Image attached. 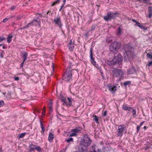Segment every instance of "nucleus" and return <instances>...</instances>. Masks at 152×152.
I'll return each mask as SVG.
<instances>
[{"label":"nucleus","mask_w":152,"mask_h":152,"mask_svg":"<svg viewBox=\"0 0 152 152\" xmlns=\"http://www.w3.org/2000/svg\"><path fill=\"white\" fill-rule=\"evenodd\" d=\"M124 48L128 58L129 59L132 58L134 53V49L132 47L127 44L124 45Z\"/></svg>","instance_id":"f257e3e1"},{"label":"nucleus","mask_w":152,"mask_h":152,"mask_svg":"<svg viewBox=\"0 0 152 152\" xmlns=\"http://www.w3.org/2000/svg\"><path fill=\"white\" fill-rule=\"evenodd\" d=\"M123 61V57L120 54H115L114 57L112 60L110 61V63L112 64L115 65L116 64H121Z\"/></svg>","instance_id":"f03ea898"},{"label":"nucleus","mask_w":152,"mask_h":152,"mask_svg":"<svg viewBox=\"0 0 152 152\" xmlns=\"http://www.w3.org/2000/svg\"><path fill=\"white\" fill-rule=\"evenodd\" d=\"M92 142V140L88 135L85 134L84 135L83 140L81 141L80 144L84 147H88L91 145Z\"/></svg>","instance_id":"7ed1b4c3"},{"label":"nucleus","mask_w":152,"mask_h":152,"mask_svg":"<svg viewBox=\"0 0 152 152\" xmlns=\"http://www.w3.org/2000/svg\"><path fill=\"white\" fill-rule=\"evenodd\" d=\"M120 45L117 42H113L110 45V50L116 54L118 52V50L120 48Z\"/></svg>","instance_id":"20e7f679"},{"label":"nucleus","mask_w":152,"mask_h":152,"mask_svg":"<svg viewBox=\"0 0 152 152\" xmlns=\"http://www.w3.org/2000/svg\"><path fill=\"white\" fill-rule=\"evenodd\" d=\"M119 14V13L118 12H116L115 13H111V12H109L106 16L104 17V19L107 21L116 18V17H118Z\"/></svg>","instance_id":"39448f33"},{"label":"nucleus","mask_w":152,"mask_h":152,"mask_svg":"<svg viewBox=\"0 0 152 152\" xmlns=\"http://www.w3.org/2000/svg\"><path fill=\"white\" fill-rule=\"evenodd\" d=\"M126 132V128L124 125L121 124L119 126L117 130V135L118 137H122L124 132Z\"/></svg>","instance_id":"423d86ee"},{"label":"nucleus","mask_w":152,"mask_h":152,"mask_svg":"<svg viewBox=\"0 0 152 152\" xmlns=\"http://www.w3.org/2000/svg\"><path fill=\"white\" fill-rule=\"evenodd\" d=\"M72 71L70 70V68L67 69L66 72L63 76V79L66 81L70 80L72 77Z\"/></svg>","instance_id":"0eeeda50"},{"label":"nucleus","mask_w":152,"mask_h":152,"mask_svg":"<svg viewBox=\"0 0 152 152\" xmlns=\"http://www.w3.org/2000/svg\"><path fill=\"white\" fill-rule=\"evenodd\" d=\"M113 72V76L119 78H121L124 75L123 72L120 69H114Z\"/></svg>","instance_id":"6e6552de"},{"label":"nucleus","mask_w":152,"mask_h":152,"mask_svg":"<svg viewBox=\"0 0 152 152\" xmlns=\"http://www.w3.org/2000/svg\"><path fill=\"white\" fill-rule=\"evenodd\" d=\"M53 22L56 25L58 26L60 28H61L62 23L60 16L58 15L56 17H55L54 19Z\"/></svg>","instance_id":"1a4fd4ad"},{"label":"nucleus","mask_w":152,"mask_h":152,"mask_svg":"<svg viewBox=\"0 0 152 152\" xmlns=\"http://www.w3.org/2000/svg\"><path fill=\"white\" fill-rule=\"evenodd\" d=\"M68 102L67 101L66 98L63 97L61 99V101L64 103L66 106H70L72 104V101L71 100L69 97L67 98Z\"/></svg>","instance_id":"9d476101"},{"label":"nucleus","mask_w":152,"mask_h":152,"mask_svg":"<svg viewBox=\"0 0 152 152\" xmlns=\"http://www.w3.org/2000/svg\"><path fill=\"white\" fill-rule=\"evenodd\" d=\"M102 151L97 148L95 145H92L90 148L89 151L88 152H101Z\"/></svg>","instance_id":"9b49d317"},{"label":"nucleus","mask_w":152,"mask_h":152,"mask_svg":"<svg viewBox=\"0 0 152 152\" xmlns=\"http://www.w3.org/2000/svg\"><path fill=\"white\" fill-rule=\"evenodd\" d=\"M87 147H84L83 145L80 144L79 146L78 151L80 152H88V150Z\"/></svg>","instance_id":"f8f14e48"},{"label":"nucleus","mask_w":152,"mask_h":152,"mask_svg":"<svg viewBox=\"0 0 152 152\" xmlns=\"http://www.w3.org/2000/svg\"><path fill=\"white\" fill-rule=\"evenodd\" d=\"M107 87L109 90L113 93H114L117 90L116 86H113L111 85H107Z\"/></svg>","instance_id":"ddd939ff"},{"label":"nucleus","mask_w":152,"mask_h":152,"mask_svg":"<svg viewBox=\"0 0 152 152\" xmlns=\"http://www.w3.org/2000/svg\"><path fill=\"white\" fill-rule=\"evenodd\" d=\"M148 17L151 18L152 16V7L150 6L148 7Z\"/></svg>","instance_id":"4468645a"},{"label":"nucleus","mask_w":152,"mask_h":152,"mask_svg":"<svg viewBox=\"0 0 152 152\" xmlns=\"http://www.w3.org/2000/svg\"><path fill=\"white\" fill-rule=\"evenodd\" d=\"M54 135L51 133L50 132L49 134L48 140L50 142H51L54 139Z\"/></svg>","instance_id":"2eb2a0df"},{"label":"nucleus","mask_w":152,"mask_h":152,"mask_svg":"<svg viewBox=\"0 0 152 152\" xmlns=\"http://www.w3.org/2000/svg\"><path fill=\"white\" fill-rule=\"evenodd\" d=\"M82 129V128L80 127H76L73 129V131H75L76 134L80 132Z\"/></svg>","instance_id":"dca6fc26"},{"label":"nucleus","mask_w":152,"mask_h":152,"mask_svg":"<svg viewBox=\"0 0 152 152\" xmlns=\"http://www.w3.org/2000/svg\"><path fill=\"white\" fill-rule=\"evenodd\" d=\"M22 54V57L23 58V62H25L27 58L28 53L27 52H24Z\"/></svg>","instance_id":"f3484780"},{"label":"nucleus","mask_w":152,"mask_h":152,"mask_svg":"<svg viewBox=\"0 0 152 152\" xmlns=\"http://www.w3.org/2000/svg\"><path fill=\"white\" fill-rule=\"evenodd\" d=\"M13 37L12 35L11 34H10L8 37L7 38V42L8 43H10L12 41V39Z\"/></svg>","instance_id":"a211bd4d"},{"label":"nucleus","mask_w":152,"mask_h":152,"mask_svg":"<svg viewBox=\"0 0 152 152\" xmlns=\"http://www.w3.org/2000/svg\"><path fill=\"white\" fill-rule=\"evenodd\" d=\"M137 25L140 27L141 29H142L145 30L147 29L145 27L141 25V24L139 22L137 23Z\"/></svg>","instance_id":"6ab92c4d"},{"label":"nucleus","mask_w":152,"mask_h":152,"mask_svg":"<svg viewBox=\"0 0 152 152\" xmlns=\"http://www.w3.org/2000/svg\"><path fill=\"white\" fill-rule=\"evenodd\" d=\"M40 125L41 127V128L42 130V131H41V132L42 134H44V132L45 130V127L43 126L42 123L41 121H40Z\"/></svg>","instance_id":"aec40b11"},{"label":"nucleus","mask_w":152,"mask_h":152,"mask_svg":"<svg viewBox=\"0 0 152 152\" xmlns=\"http://www.w3.org/2000/svg\"><path fill=\"white\" fill-rule=\"evenodd\" d=\"M31 22H33V24H31L32 25H35V26H37L38 24L40 26V25L39 24V22L36 19L32 21Z\"/></svg>","instance_id":"412c9836"},{"label":"nucleus","mask_w":152,"mask_h":152,"mask_svg":"<svg viewBox=\"0 0 152 152\" xmlns=\"http://www.w3.org/2000/svg\"><path fill=\"white\" fill-rule=\"evenodd\" d=\"M35 147V145H31L30 147V152H31L32 151H34V149H35L34 148Z\"/></svg>","instance_id":"4be33fe9"},{"label":"nucleus","mask_w":152,"mask_h":152,"mask_svg":"<svg viewBox=\"0 0 152 152\" xmlns=\"http://www.w3.org/2000/svg\"><path fill=\"white\" fill-rule=\"evenodd\" d=\"M71 132H72V133L71 134L70 136L72 137L77 136V134L75 132V131H73V129L72 130Z\"/></svg>","instance_id":"5701e85b"},{"label":"nucleus","mask_w":152,"mask_h":152,"mask_svg":"<svg viewBox=\"0 0 152 152\" xmlns=\"http://www.w3.org/2000/svg\"><path fill=\"white\" fill-rule=\"evenodd\" d=\"M122 33L121 29L120 27H119L117 30V35H120Z\"/></svg>","instance_id":"b1692460"},{"label":"nucleus","mask_w":152,"mask_h":152,"mask_svg":"<svg viewBox=\"0 0 152 152\" xmlns=\"http://www.w3.org/2000/svg\"><path fill=\"white\" fill-rule=\"evenodd\" d=\"M94 120L96 123H98L99 121V118L96 115H94Z\"/></svg>","instance_id":"393cba45"},{"label":"nucleus","mask_w":152,"mask_h":152,"mask_svg":"<svg viewBox=\"0 0 152 152\" xmlns=\"http://www.w3.org/2000/svg\"><path fill=\"white\" fill-rule=\"evenodd\" d=\"M34 148L35 150H37L38 151H41V148L38 146H35Z\"/></svg>","instance_id":"a878e982"},{"label":"nucleus","mask_w":152,"mask_h":152,"mask_svg":"<svg viewBox=\"0 0 152 152\" xmlns=\"http://www.w3.org/2000/svg\"><path fill=\"white\" fill-rule=\"evenodd\" d=\"M69 48V50L71 51H72L73 50L74 48V45H71V46L68 45Z\"/></svg>","instance_id":"bb28decb"},{"label":"nucleus","mask_w":152,"mask_h":152,"mask_svg":"<svg viewBox=\"0 0 152 152\" xmlns=\"http://www.w3.org/2000/svg\"><path fill=\"white\" fill-rule=\"evenodd\" d=\"M48 107L51 111H52L53 110V108L52 107V103L51 102L50 103L48 104Z\"/></svg>","instance_id":"cd10ccee"},{"label":"nucleus","mask_w":152,"mask_h":152,"mask_svg":"<svg viewBox=\"0 0 152 152\" xmlns=\"http://www.w3.org/2000/svg\"><path fill=\"white\" fill-rule=\"evenodd\" d=\"M23 17V15H18L15 18V19L16 20H20Z\"/></svg>","instance_id":"c85d7f7f"},{"label":"nucleus","mask_w":152,"mask_h":152,"mask_svg":"<svg viewBox=\"0 0 152 152\" xmlns=\"http://www.w3.org/2000/svg\"><path fill=\"white\" fill-rule=\"evenodd\" d=\"M60 2V0H57L56 1L54 2V3H53L52 4H51V6H53L55 5L56 4Z\"/></svg>","instance_id":"c756f323"},{"label":"nucleus","mask_w":152,"mask_h":152,"mask_svg":"<svg viewBox=\"0 0 152 152\" xmlns=\"http://www.w3.org/2000/svg\"><path fill=\"white\" fill-rule=\"evenodd\" d=\"M131 83V82L130 81H126L124 82V86H126L128 85H129Z\"/></svg>","instance_id":"7c9ffc66"},{"label":"nucleus","mask_w":152,"mask_h":152,"mask_svg":"<svg viewBox=\"0 0 152 152\" xmlns=\"http://www.w3.org/2000/svg\"><path fill=\"white\" fill-rule=\"evenodd\" d=\"M132 115H133L134 117H135V115H136V110L133 108V109L132 111Z\"/></svg>","instance_id":"2f4dec72"},{"label":"nucleus","mask_w":152,"mask_h":152,"mask_svg":"<svg viewBox=\"0 0 152 152\" xmlns=\"http://www.w3.org/2000/svg\"><path fill=\"white\" fill-rule=\"evenodd\" d=\"M45 107H43V109H42V115H45Z\"/></svg>","instance_id":"473e14b6"},{"label":"nucleus","mask_w":152,"mask_h":152,"mask_svg":"<svg viewBox=\"0 0 152 152\" xmlns=\"http://www.w3.org/2000/svg\"><path fill=\"white\" fill-rule=\"evenodd\" d=\"M129 107H127L126 105H124L122 106L123 109L124 110H127Z\"/></svg>","instance_id":"72a5a7b5"},{"label":"nucleus","mask_w":152,"mask_h":152,"mask_svg":"<svg viewBox=\"0 0 152 152\" xmlns=\"http://www.w3.org/2000/svg\"><path fill=\"white\" fill-rule=\"evenodd\" d=\"M147 56L150 59H152V53L151 54L149 53L147 54Z\"/></svg>","instance_id":"f704fd0d"},{"label":"nucleus","mask_w":152,"mask_h":152,"mask_svg":"<svg viewBox=\"0 0 152 152\" xmlns=\"http://www.w3.org/2000/svg\"><path fill=\"white\" fill-rule=\"evenodd\" d=\"M90 57L91 58V59H94L93 56L92 49H91L90 50Z\"/></svg>","instance_id":"c9c22d12"},{"label":"nucleus","mask_w":152,"mask_h":152,"mask_svg":"<svg viewBox=\"0 0 152 152\" xmlns=\"http://www.w3.org/2000/svg\"><path fill=\"white\" fill-rule=\"evenodd\" d=\"M25 134L26 133H25L21 134L19 136V138H23L25 136Z\"/></svg>","instance_id":"e433bc0d"},{"label":"nucleus","mask_w":152,"mask_h":152,"mask_svg":"<svg viewBox=\"0 0 152 152\" xmlns=\"http://www.w3.org/2000/svg\"><path fill=\"white\" fill-rule=\"evenodd\" d=\"M33 22H30L29 23H28V25H27L25 27V28H28L29 27V25H31V24H33Z\"/></svg>","instance_id":"4c0bfd02"},{"label":"nucleus","mask_w":152,"mask_h":152,"mask_svg":"<svg viewBox=\"0 0 152 152\" xmlns=\"http://www.w3.org/2000/svg\"><path fill=\"white\" fill-rule=\"evenodd\" d=\"M133 109V108L132 107H129L127 110H128L129 111V113L132 111Z\"/></svg>","instance_id":"58836bf2"},{"label":"nucleus","mask_w":152,"mask_h":152,"mask_svg":"<svg viewBox=\"0 0 152 152\" xmlns=\"http://www.w3.org/2000/svg\"><path fill=\"white\" fill-rule=\"evenodd\" d=\"M4 104V102L3 101H0V107L2 106Z\"/></svg>","instance_id":"ea45409f"},{"label":"nucleus","mask_w":152,"mask_h":152,"mask_svg":"<svg viewBox=\"0 0 152 152\" xmlns=\"http://www.w3.org/2000/svg\"><path fill=\"white\" fill-rule=\"evenodd\" d=\"M73 139L72 138H71L67 140H66V141L68 142H69L70 141H73Z\"/></svg>","instance_id":"a19ab883"},{"label":"nucleus","mask_w":152,"mask_h":152,"mask_svg":"<svg viewBox=\"0 0 152 152\" xmlns=\"http://www.w3.org/2000/svg\"><path fill=\"white\" fill-rule=\"evenodd\" d=\"M5 38L4 37H0V42H1L2 41L5 40Z\"/></svg>","instance_id":"79ce46f5"},{"label":"nucleus","mask_w":152,"mask_h":152,"mask_svg":"<svg viewBox=\"0 0 152 152\" xmlns=\"http://www.w3.org/2000/svg\"><path fill=\"white\" fill-rule=\"evenodd\" d=\"M51 11L50 10H49L48 11V12H47V15H48V14H49V15H52L53 14V13L52 12L51 14L50 15V13L51 12Z\"/></svg>","instance_id":"37998d69"},{"label":"nucleus","mask_w":152,"mask_h":152,"mask_svg":"<svg viewBox=\"0 0 152 152\" xmlns=\"http://www.w3.org/2000/svg\"><path fill=\"white\" fill-rule=\"evenodd\" d=\"M73 43H72V40H71L69 43V44L68 45L71 46V45H74Z\"/></svg>","instance_id":"c03bdc74"},{"label":"nucleus","mask_w":152,"mask_h":152,"mask_svg":"<svg viewBox=\"0 0 152 152\" xmlns=\"http://www.w3.org/2000/svg\"><path fill=\"white\" fill-rule=\"evenodd\" d=\"M91 63L93 64L96 63L95 61H94V59H91Z\"/></svg>","instance_id":"a18cd8bd"},{"label":"nucleus","mask_w":152,"mask_h":152,"mask_svg":"<svg viewBox=\"0 0 152 152\" xmlns=\"http://www.w3.org/2000/svg\"><path fill=\"white\" fill-rule=\"evenodd\" d=\"M9 18H5V19H4L3 20V22H4V23H5L6 21H8V20H9Z\"/></svg>","instance_id":"49530a36"},{"label":"nucleus","mask_w":152,"mask_h":152,"mask_svg":"<svg viewBox=\"0 0 152 152\" xmlns=\"http://www.w3.org/2000/svg\"><path fill=\"white\" fill-rule=\"evenodd\" d=\"M151 65H152V61L150 62L147 65H148V66H150Z\"/></svg>","instance_id":"de8ad7c7"},{"label":"nucleus","mask_w":152,"mask_h":152,"mask_svg":"<svg viewBox=\"0 0 152 152\" xmlns=\"http://www.w3.org/2000/svg\"><path fill=\"white\" fill-rule=\"evenodd\" d=\"M14 79L15 80L18 81L19 80V78L18 77H14Z\"/></svg>","instance_id":"09e8293b"},{"label":"nucleus","mask_w":152,"mask_h":152,"mask_svg":"<svg viewBox=\"0 0 152 152\" xmlns=\"http://www.w3.org/2000/svg\"><path fill=\"white\" fill-rule=\"evenodd\" d=\"M140 126H137V132H138L139 131L140 129Z\"/></svg>","instance_id":"8fccbe9b"},{"label":"nucleus","mask_w":152,"mask_h":152,"mask_svg":"<svg viewBox=\"0 0 152 152\" xmlns=\"http://www.w3.org/2000/svg\"><path fill=\"white\" fill-rule=\"evenodd\" d=\"M132 21L136 23V25H137V23H139V22L137 21L136 20L134 19H132Z\"/></svg>","instance_id":"3c124183"},{"label":"nucleus","mask_w":152,"mask_h":152,"mask_svg":"<svg viewBox=\"0 0 152 152\" xmlns=\"http://www.w3.org/2000/svg\"><path fill=\"white\" fill-rule=\"evenodd\" d=\"M107 114V111H105L104 112V113L103 114V115L104 116H105Z\"/></svg>","instance_id":"603ef678"},{"label":"nucleus","mask_w":152,"mask_h":152,"mask_svg":"<svg viewBox=\"0 0 152 152\" xmlns=\"http://www.w3.org/2000/svg\"><path fill=\"white\" fill-rule=\"evenodd\" d=\"M144 122V121H142V122H141L140 123V125H139L141 127L143 125V124Z\"/></svg>","instance_id":"864d4df0"},{"label":"nucleus","mask_w":152,"mask_h":152,"mask_svg":"<svg viewBox=\"0 0 152 152\" xmlns=\"http://www.w3.org/2000/svg\"><path fill=\"white\" fill-rule=\"evenodd\" d=\"M24 62H23H23L21 64L20 67H23V66Z\"/></svg>","instance_id":"5fc2aeb1"},{"label":"nucleus","mask_w":152,"mask_h":152,"mask_svg":"<svg viewBox=\"0 0 152 152\" xmlns=\"http://www.w3.org/2000/svg\"><path fill=\"white\" fill-rule=\"evenodd\" d=\"M52 65H53L52 66V67L53 69V70L54 71V65L53 63Z\"/></svg>","instance_id":"6e6d98bb"},{"label":"nucleus","mask_w":152,"mask_h":152,"mask_svg":"<svg viewBox=\"0 0 152 152\" xmlns=\"http://www.w3.org/2000/svg\"><path fill=\"white\" fill-rule=\"evenodd\" d=\"M89 35V33L88 32H87L85 34V36L86 37H88Z\"/></svg>","instance_id":"4d7b16f0"},{"label":"nucleus","mask_w":152,"mask_h":152,"mask_svg":"<svg viewBox=\"0 0 152 152\" xmlns=\"http://www.w3.org/2000/svg\"><path fill=\"white\" fill-rule=\"evenodd\" d=\"M15 24V23H13L12 24V26H14Z\"/></svg>","instance_id":"13d9d810"},{"label":"nucleus","mask_w":152,"mask_h":152,"mask_svg":"<svg viewBox=\"0 0 152 152\" xmlns=\"http://www.w3.org/2000/svg\"><path fill=\"white\" fill-rule=\"evenodd\" d=\"M144 129H146L147 128L146 126H144Z\"/></svg>","instance_id":"bf43d9fd"},{"label":"nucleus","mask_w":152,"mask_h":152,"mask_svg":"<svg viewBox=\"0 0 152 152\" xmlns=\"http://www.w3.org/2000/svg\"><path fill=\"white\" fill-rule=\"evenodd\" d=\"M64 4H63V5H62L61 6V8L62 9V8H63L64 7Z\"/></svg>","instance_id":"052dcab7"},{"label":"nucleus","mask_w":152,"mask_h":152,"mask_svg":"<svg viewBox=\"0 0 152 152\" xmlns=\"http://www.w3.org/2000/svg\"><path fill=\"white\" fill-rule=\"evenodd\" d=\"M66 2V0H64L63 2H64V5L65 4V3Z\"/></svg>","instance_id":"680f3d73"},{"label":"nucleus","mask_w":152,"mask_h":152,"mask_svg":"<svg viewBox=\"0 0 152 152\" xmlns=\"http://www.w3.org/2000/svg\"><path fill=\"white\" fill-rule=\"evenodd\" d=\"M0 152H2V148H0Z\"/></svg>","instance_id":"e2e57ef3"},{"label":"nucleus","mask_w":152,"mask_h":152,"mask_svg":"<svg viewBox=\"0 0 152 152\" xmlns=\"http://www.w3.org/2000/svg\"><path fill=\"white\" fill-rule=\"evenodd\" d=\"M15 9V7H13L12 8L11 10H14Z\"/></svg>","instance_id":"0e129e2a"},{"label":"nucleus","mask_w":152,"mask_h":152,"mask_svg":"<svg viewBox=\"0 0 152 152\" xmlns=\"http://www.w3.org/2000/svg\"><path fill=\"white\" fill-rule=\"evenodd\" d=\"M62 8L61 7V8L59 10V11H61V10H62Z\"/></svg>","instance_id":"69168bd1"},{"label":"nucleus","mask_w":152,"mask_h":152,"mask_svg":"<svg viewBox=\"0 0 152 152\" xmlns=\"http://www.w3.org/2000/svg\"><path fill=\"white\" fill-rule=\"evenodd\" d=\"M3 49H5V47L4 46L3 47Z\"/></svg>","instance_id":"338daca9"},{"label":"nucleus","mask_w":152,"mask_h":152,"mask_svg":"<svg viewBox=\"0 0 152 152\" xmlns=\"http://www.w3.org/2000/svg\"><path fill=\"white\" fill-rule=\"evenodd\" d=\"M1 57H3V56H2V54L1 55Z\"/></svg>","instance_id":"774afa93"}]
</instances>
